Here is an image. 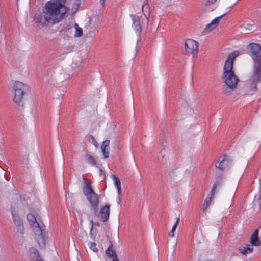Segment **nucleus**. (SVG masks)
Wrapping results in <instances>:
<instances>
[{
  "instance_id": "obj_1",
  "label": "nucleus",
  "mask_w": 261,
  "mask_h": 261,
  "mask_svg": "<svg viewBox=\"0 0 261 261\" xmlns=\"http://www.w3.org/2000/svg\"><path fill=\"white\" fill-rule=\"evenodd\" d=\"M65 0H50L44 5L43 14L35 15V22L39 26L46 27L49 23L55 24L60 22L65 17L67 8Z\"/></svg>"
},
{
  "instance_id": "obj_2",
  "label": "nucleus",
  "mask_w": 261,
  "mask_h": 261,
  "mask_svg": "<svg viewBox=\"0 0 261 261\" xmlns=\"http://www.w3.org/2000/svg\"><path fill=\"white\" fill-rule=\"evenodd\" d=\"M247 48L254 62L253 73L251 76L250 89L255 91L257 90V84L261 82V46L257 43H251L248 45Z\"/></svg>"
},
{
  "instance_id": "obj_3",
  "label": "nucleus",
  "mask_w": 261,
  "mask_h": 261,
  "mask_svg": "<svg viewBox=\"0 0 261 261\" xmlns=\"http://www.w3.org/2000/svg\"><path fill=\"white\" fill-rule=\"evenodd\" d=\"M239 54L238 51L229 54L224 66L223 79L225 84L230 88L236 87L239 81L232 71L233 61Z\"/></svg>"
},
{
  "instance_id": "obj_4",
  "label": "nucleus",
  "mask_w": 261,
  "mask_h": 261,
  "mask_svg": "<svg viewBox=\"0 0 261 261\" xmlns=\"http://www.w3.org/2000/svg\"><path fill=\"white\" fill-rule=\"evenodd\" d=\"M84 179L85 183V186L83 189L84 194L94 209V213L96 215L98 206V197L93 191L90 184L86 179Z\"/></svg>"
},
{
  "instance_id": "obj_5",
  "label": "nucleus",
  "mask_w": 261,
  "mask_h": 261,
  "mask_svg": "<svg viewBox=\"0 0 261 261\" xmlns=\"http://www.w3.org/2000/svg\"><path fill=\"white\" fill-rule=\"evenodd\" d=\"M13 89L14 90L13 101L16 104L21 105L28 86L21 82L17 81L13 85Z\"/></svg>"
},
{
  "instance_id": "obj_6",
  "label": "nucleus",
  "mask_w": 261,
  "mask_h": 261,
  "mask_svg": "<svg viewBox=\"0 0 261 261\" xmlns=\"http://www.w3.org/2000/svg\"><path fill=\"white\" fill-rule=\"evenodd\" d=\"M199 43L196 41L188 39H187L184 44V52L187 55H196L198 51Z\"/></svg>"
},
{
  "instance_id": "obj_7",
  "label": "nucleus",
  "mask_w": 261,
  "mask_h": 261,
  "mask_svg": "<svg viewBox=\"0 0 261 261\" xmlns=\"http://www.w3.org/2000/svg\"><path fill=\"white\" fill-rule=\"evenodd\" d=\"M221 180L222 178H221V177H218V178H217L216 181L213 184L210 193L207 195L206 198L204 201L203 205V210L204 211L207 208L209 204L211 202L214 196V195L216 192L217 188L220 187Z\"/></svg>"
},
{
  "instance_id": "obj_8",
  "label": "nucleus",
  "mask_w": 261,
  "mask_h": 261,
  "mask_svg": "<svg viewBox=\"0 0 261 261\" xmlns=\"http://www.w3.org/2000/svg\"><path fill=\"white\" fill-rule=\"evenodd\" d=\"M111 205L109 203L101 206L99 210V220L102 222H107L109 218Z\"/></svg>"
},
{
  "instance_id": "obj_9",
  "label": "nucleus",
  "mask_w": 261,
  "mask_h": 261,
  "mask_svg": "<svg viewBox=\"0 0 261 261\" xmlns=\"http://www.w3.org/2000/svg\"><path fill=\"white\" fill-rule=\"evenodd\" d=\"M231 163L230 158L225 155L222 159H219L218 162L216 164V167L221 170H224L229 168Z\"/></svg>"
},
{
  "instance_id": "obj_10",
  "label": "nucleus",
  "mask_w": 261,
  "mask_h": 261,
  "mask_svg": "<svg viewBox=\"0 0 261 261\" xmlns=\"http://www.w3.org/2000/svg\"><path fill=\"white\" fill-rule=\"evenodd\" d=\"M27 219L30 224V225L34 230L35 233L39 232L41 231V227L36 220V218L34 214L29 213L27 216Z\"/></svg>"
},
{
  "instance_id": "obj_11",
  "label": "nucleus",
  "mask_w": 261,
  "mask_h": 261,
  "mask_svg": "<svg viewBox=\"0 0 261 261\" xmlns=\"http://www.w3.org/2000/svg\"><path fill=\"white\" fill-rule=\"evenodd\" d=\"M12 213L13 217V221L16 227L17 232L20 234H23L24 233V227L21 220L15 212H12Z\"/></svg>"
},
{
  "instance_id": "obj_12",
  "label": "nucleus",
  "mask_w": 261,
  "mask_h": 261,
  "mask_svg": "<svg viewBox=\"0 0 261 261\" xmlns=\"http://www.w3.org/2000/svg\"><path fill=\"white\" fill-rule=\"evenodd\" d=\"M224 15L225 14H223L221 16L213 19L210 23L208 24L206 26L203 30V32L209 33L214 30L219 24L221 19L224 16Z\"/></svg>"
},
{
  "instance_id": "obj_13",
  "label": "nucleus",
  "mask_w": 261,
  "mask_h": 261,
  "mask_svg": "<svg viewBox=\"0 0 261 261\" xmlns=\"http://www.w3.org/2000/svg\"><path fill=\"white\" fill-rule=\"evenodd\" d=\"M30 261H43L39 254L38 250L34 248H31L29 249Z\"/></svg>"
},
{
  "instance_id": "obj_14",
  "label": "nucleus",
  "mask_w": 261,
  "mask_h": 261,
  "mask_svg": "<svg viewBox=\"0 0 261 261\" xmlns=\"http://www.w3.org/2000/svg\"><path fill=\"white\" fill-rule=\"evenodd\" d=\"M110 142L109 140H106L102 142L101 145L100 149L104 158H108L109 156L110 150Z\"/></svg>"
},
{
  "instance_id": "obj_15",
  "label": "nucleus",
  "mask_w": 261,
  "mask_h": 261,
  "mask_svg": "<svg viewBox=\"0 0 261 261\" xmlns=\"http://www.w3.org/2000/svg\"><path fill=\"white\" fill-rule=\"evenodd\" d=\"M111 177L114 181V184L116 187L117 192H118V203H119L121 201L120 199V196L121 193V182L119 179V178L116 176L115 175H112Z\"/></svg>"
},
{
  "instance_id": "obj_16",
  "label": "nucleus",
  "mask_w": 261,
  "mask_h": 261,
  "mask_svg": "<svg viewBox=\"0 0 261 261\" xmlns=\"http://www.w3.org/2000/svg\"><path fill=\"white\" fill-rule=\"evenodd\" d=\"M35 233L36 235H37V240L38 242V244L40 247L41 248H45L46 244V239L44 232H43V231L41 229L40 232Z\"/></svg>"
},
{
  "instance_id": "obj_17",
  "label": "nucleus",
  "mask_w": 261,
  "mask_h": 261,
  "mask_svg": "<svg viewBox=\"0 0 261 261\" xmlns=\"http://www.w3.org/2000/svg\"><path fill=\"white\" fill-rule=\"evenodd\" d=\"M130 17L133 20V26L136 32L140 33L141 31L142 28L140 25V17L135 15H130Z\"/></svg>"
},
{
  "instance_id": "obj_18",
  "label": "nucleus",
  "mask_w": 261,
  "mask_h": 261,
  "mask_svg": "<svg viewBox=\"0 0 261 261\" xmlns=\"http://www.w3.org/2000/svg\"><path fill=\"white\" fill-rule=\"evenodd\" d=\"M250 243L252 245L259 246L260 241L258 239V230L256 229L250 237Z\"/></svg>"
},
{
  "instance_id": "obj_19",
  "label": "nucleus",
  "mask_w": 261,
  "mask_h": 261,
  "mask_svg": "<svg viewBox=\"0 0 261 261\" xmlns=\"http://www.w3.org/2000/svg\"><path fill=\"white\" fill-rule=\"evenodd\" d=\"M253 247L251 245L246 244L244 246H242L239 248L240 252L243 254H246L252 252Z\"/></svg>"
},
{
  "instance_id": "obj_20",
  "label": "nucleus",
  "mask_w": 261,
  "mask_h": 261,
  "mask_svg": "<svg viewBox=\"0 0 261 261\" xmlns=\"http://www.w3.org/2000/svg\"><path fill=\"white\" fill-rule=\"evenodd\" d=\"M73 27L74 24L72 23L65 24L63 26L61 30V32H63L64 33L66 34L71 33V30Z\"/></svg>"
},
{
  "instance_id": "obj_21",
  "label": "nucleus",
  "mask_w": 261,
  "mask_h": 261,
  "mask_svg": "<svg viewBox=\"0 0 261 261\" xmlns=\"http://www.w3.org/2000/svg\"><path fill=\"white\" fill-rule=\"evenodd\" d=\"M90 224L91 226L90 236L93 240H95L97 235V229L95 227H94V222L92 220H90Z\"/></svg>"
},
{
  "instance_id": "obj_22",
  "label": "nucleus",
  "mask_w": 261,
  "mask_h": 261,
  "mask_svg": "<svg viewBox=\"0 0 261 261\" xmlns=\"http://www.w3.org/2000/svg\"><path fill=\"white\" fill-rule=\"evenodd\" d=\"M179 221H180L179 218V217H177L176 218V221H175L174 224L173 225L171 230L168 233V236L169 237H173L174 236L175 231L177 226L179 224Z\"/></svg>"
},
{
  "instance_id": "obj_23",
  "label": "nucleus",
  "mask_w": 261,
  "mask_h": 261,
  "mask_svg": "<svg viewBox=\"0 0 261 261\" xmlns=\"http://www.w3.org/2000/svg\"><path fill=\"white\" fill-rule=\"evenodd\" d=\"M75 29V32L74 34V37H79L83 35V30L81 28L79 27L77 23H74V27Z\"/></svg>"
},
{
  "instance_id": "obj_24",
  "label": "nucleus",
  "mask_w": 261,
  "mask_h": 261,
  "mask_svg": "<svg viewBox=\"0 0 261 261\" xmlns=\"http://www.w3.org/2000/svg\"><path fill=\"white\" fill-rule=\"evenodd\" d=\"M87 247L89 250L94 252H97L98 251V249L96 247V244L95 242H89L87 243Z\"/></svg>"
},
{
  "instance_id": "obj_25",
  "label": "nucleus",
  "mask_w": 261,
  "mask_h": 261,
  "mask_svg": "<svg viewBox=\"0 0 261 261\" xmlns=\"http://www.w3.org/2000/svg\"><path fill=\"white\" fill-rule=\"evenodd\" d=\"M86 159L87 162L90 164H91L92 165H95L96 163V160L94 158H93L91 155H87L86 156Z\"/></svg>"
},
{
  "instance_id": "obj_26",
  "label": "nucleus",
  "mask_w": 261,
  "mask_h": 261,
  "mask_svg": "<svg viewBox=\"0 0 261 261\" xmlns=\"http://www.w3.org/2000/svg\"><path fill=\"white\" fill-rule=\"evenodd\" d=\"M89 141L90 142H91L92 144H93L96 148L97 147V142L96 139L93 137L92 135H90L89 137Z\"/></svg>"
},
{
  "instance_id": "obj_27",
  "label": "nucleus",
  "mask_w": 261,
  "mask_h": 261,
  "mask_svg": "<svg viewBox=\"0 0 261 261\" xmlns=\"http://www.w3.org/2000/svg\"><path fill=\"white\" fill-rule=\"evenodd\" d=\"M114 251L109 247L108 249H107L106 251V253L107 255L109 257H111L113 256Z\"/></svg>"
},
{
  "instance_id": "obj_28",
  "label": "nucleus",
  "mask_w": 261,
  "mask_h": 261,
  "mask_svg": "<svg viewBox=\"0 0 261 261\" xmlns=\"http://www.w3.org/2000/svg\"><path fill=\"white\" fill-rule=\"evenodd\" d=\"M149 7V6L148 5H147V4H144L143 5H142V11L145 15V16L146 17L147 19V21H148V17L146 16V15L145 14V12H144V9L145 8H148Z\"/></svg>"
},
{
  "instance_id": "obj_29",
  "label": "nucleus",
  "mask_w": 261,
  "mask_h": 261,
  "mask_svg": "<svg viewBox=\"0 0 261 261\" xmlns=\"http://www.w3.org/2000/svg\"><path fill=\"white\" fill-rule=\"evenodd\" d=\"M216 0H207V2L205 3V5H208L214 3Z\"/></svg>"
},
{
  "instance_id": "obj_30",
  "label": "nucleus",
  "mask_w": 261,
  "mask_h": 261,
  "mask_svg": "<svg viewBox=\"0 0 261 261\" xmlns=\"http://www.w3.org/2000/svg\"><path fill=\"white\" fill-rule=\"evenodd\" d=\"M112 261H119L116 255H115V257L113 258Z\"/></svg>"
},
{
  "instance_id": "obj_31",
  "label": "nucleus",
  "mask_w": 261,
  "mask_h": 261,
  "mask_svg": "<svg viewBox=\"0 0 261 261\" xmlns=\"http://www.w3.org/2000/svg\"><path fill=\"white\" fill-rule=\"evenodd\" d=\"M99 172L100 173V174H102V170L101 169H99Z\"/></svg>"
}]
</instances>
